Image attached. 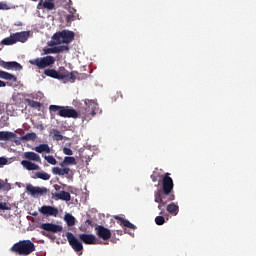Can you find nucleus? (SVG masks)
<instances>
[{
  "label": "nucleus",
  "instance_id": "39",
  "mask_svg": "<svg viewBox=\"0 0 256 256\" xmlns=\"http://www.w3.org/2000/svg\"><path fill=\"white\" fill-rule=\"evenodd\" d=\"M51 53H57V48L54 47V48H46V49H44V54L45 55H49Z\"/></svg>",
  "mask_w": 256,
  "mask_h": 256
},
{
  "label": "nucleus",
  "instance_id": "20",
  "mask_svg": "<svg viewBox=\"0 0 256 256\" xmlns=\"http://www.w3.org/2000/svg\"><path fill=\"white\" fill-rule=\"evenodd\" d=\"M24 159H27L28 161H41V156L35 152H25L24 153Z\"/></svg>",
  "mask_w": 256,
  "mask_h": 256
},
{
  "label": "nucleus",
  "instance_id": "35",
  "mask_svg": "<svg viewBox=\"0 0 256 256\" xmlns=\"http://www.w3.org/2000/svg\"><path fill=\"white\" fill-rule=\"evenodd\" d=\"M9 189H11L9 187V184L5 183L4 180L0 179V191L4 190V191H9Z\"/></svg>",
  "mask_w": 256,
  "mask_h": 256
},
{
  "label": "nucleus",
  "instance_id": "28",
  "mask_svg": "<svg viewBox=\"0 0 256 256\" xmlns=\"http://www.w3.org/2000/svg\"><path fill=\"white\" fill-rule=\"evenodd\" d=\"M25 103H27L28 106L31 107L32 109H41V107H42L41 102H37V101L31 100L29 98L25 99Z\"/></svg>",
  "mask_w": 256,
  "mask_h": 256
},
{
  "label": "nucleus",
  "instance_id": "29",
  "mask_svg": "<svg viewBox=\"0 0 256 256\" xmlns=\"http://www.w3.org/2000/svg\"><path fill=\"white\" fill-rule=\"evenodd\" d=\"M35 139H37V134L34 132L26 133L20 137V141H35Z\"/></svg>",
  "mask_w": 256,
  "mask_h": 256
},
{
  "label": "nucleus",
  "instance_id": "30",
  "mask_svg": "<svg viewBox=\"0 0 256 256\" xmlns=\"http://www.w3.org/2000/svg\"><path fill=\"white\" fill-rule=\"evenodd\" d=\"M16 40L14 34H11L10 37L4 38L1 41V45H15Z\"/></svg>",
  "mask_w": 256,
  "mask_h": 256
},
{
  "label": "nucleus",
  "instance_id": "23",
  "mask_svg": "<svg viewBox=\"0 0 256 256\" xmlns=\"http://www.w3.org/2000/svg\"><path fill=\"white\" fill-rule=\"evenodd\" d=\"M34 151H36V153H51V148L48 144H40L34 148Z\"/></svg>",
  "mask_w": 256,
  "mask_h": 256
},
{
  "label": "nucleus",
  "instance_id": "7",
  "mask_svg": "<svg viewBox=\"0 0 256 256\" xmlns=\"http://www.w3.org/2000/svg\"><path fill=\"white\" fill-rule=\"evenodd\" d=\"M66 237L69 245L76 251V253L83 251V244L77 238H75L73 233L67 232Z\"/></svg>",
  "mask_w": 256,
  "mask_h": 256
},
{
  "label": "nucleus",
  "instance_id": "42",
  "mask_svg": "<svg viewBox=\"0 0 256 256\" xmlns=\"http://www.w3.org/2000/svg\"><path fill=\"white\" fill-rule=\"evenodd\" d=\"M8 160L5 157H0V167H3V165H7Z\"/></svg>",
  "mask_w": 256,
  "mask_h": 256
},
{
  "label": "nucleus",
  "instance_id": "19",
  "mask_svg": "<svg viewBox=\"0 0 256 256\" xmlns=\"http://www.w3.org/2000/svg\"><path fill=\"white\" fill-rule=\"evenodd\" d=\"M114 219H116V221H120V225H122V227H127L128 229H137L136 225L130 223L129 220L121 216H114Z\"/></svg>",
  "mask_w": 256,
  "mask_h": 256
},
{
  "label": "nucleus",
  "instance_id": "26",
  "mask_svg": "<svg viewBox=\"0 0 256 256\" xmlns=\"http://www.w3.org/2000/svg\"><path fill=\"white\" fill-rule=\"evenodd\" d=\"M44 75H46L47 77H52V79H60L61 80V76H59V71L55 70V69H46L44 71Z\"/></svg>",
  "mask_w": 256,
  "mask_h": 256
},
{
  "label": "nucleus",
  "instance_id": "16",
  "mask_svg": "<svg viewBox=\"0 0 256 256\" xmlns=\"http://www.w3.org/2000/svg\"><path fill=\"white\" fill-rule=\"evenodd\" d=\"M52 173L53 175H59L60 177H63V175H67V179H69L70 176L73 177V172L69 167H65V168L53 167Z\"/></svg>",
  "mask_w": 256,
  "mask_h": 256
},
{
  "label": "nucleus",
  "instance_id": "3",
  "mask_svg": "<svg viewBox=\"0 0 256 256\" xmlns=\"http://www.w3.org/2000/svg\"><path fill=\"white\" fill-rule=\"evenodd\" d=\"M11 251L17 255H31L35 251V244L31 240H22L15 243Z\"/></svg>",
  "mask_w": 256,
  "mask_h": 256
},
{
  "label": "nucleus",
  "instance_id": "36",
  "mask_svg": "<svg viewBox=\"0 0 256 256\" xmlns=\"http://www.w3.org/2000/svg\"><path fill=\"white\" fill-rule=\"evenodd\" d=\"M65 51H69V46H56V53H63Z\"/></svg>",
  "mask_w": 256,
  "mask_h": 256
},
{
  "label": "nucleus",
  "instance_id": "11",
  "mask_svg": "<svg viewBox=\"0 0 256 256\" xmlns=\"http://www.w3.org/2000/svg\"><path fill=\"white\" fill-rule=\"evenodd\" d=\"M0 66L3 67V69H7L8 71H10L11 69L14 71H22L23 70V66L16 61H10V62H6V61H0Z\"/></svg>",
  "mask_w": 256,
  "mask_h": 256
},
{
  "label": "nucleus",
  "instance_id": "21",
  "mask_svg": "<svg viewBox=\"0 0 256 256\" xmlns=\"http://www.w3.org/2000/svg\"><path fill=\"white\" fill-rule=\"evenodd\" d=\"M66 165H77V160L73 156H66L64 160L60 163L61 167H65Z\"/></svg>",
  "mask_w": 256,
  "mask_h": 256
},
{
  "label": "nucleus",
  "instance_id": "24",
  "mask_svg": "<svg viewBox=\"0 0 256 256\" xmlns=\"http://www.w3.org/2000/svg\"><path fill=\"white\" fill-rule=\"evenodd\" d=\"M33 179H42V181H49L51 175L47 172H36L34 173Z\"/></svg>",
  "mask_w": 256,
  "mask_h": 256
},
{
  "label": "nucleus",
  "instance_id": "12",
  "mask_svg": "<svg viewBox=\"0 0 256 256\" xmlns=\"http://www.w3.org/2000/svg\"><path fill=\"white\" fill-rule=\"evenodd\" d=\"M40 229L50 233H61V231H63V226L53 223H43L40 225Z\"/></svg>",
  "mask_w": 256,
  "mask_h": 256
},
{
  "label": "nucleus",
  "instance_id": "25",
  "mask_svg": "<svg viewBox=\"0 0 256 256\" xmlns=\"http://www.w3.org/2000/svg\"><path fill=\"white\" fill-rule=\"evenodd\" d=\"M55 197L61 201H71V194L67 191H60L59 193L55 194Z\"/></svg>",
  "mask_w": 256,
  "mask_h": 256
},
{
  "label": "nucleus",
  "instance_id": "44",
  "mask_svg": "<svg viewBox=\"0 0 256 256\" xmlns=\"http://www.w3.org/2000/svg\"><path fill=\"white\" fill-rule=\"evenodd\" d=\"M86 225H89L90 227H93V221L91 219L86 220Z\"/></svg>",
  "mask_w": 256,
  "mask_h": 256
},
{
  "label": "nucleus",
  "instance_id": "5",
  "mask_svg": "<svg viewBox=\"0 0 256 256\" xmlns=\"http://www.w3.org/2000/svg\"><path fill=\"white\" fill-rule=\"evenodd\" d=\"M30 65H35L38 69H45L46 67H51L55 63V57L45 56L41 58H36L29 61Z\"/></svg>",
  "mask_w": 256,
  "mask_h": 256
},
{
  "label": "nucleus",
  "instance_id": "22",
  "mask_svg": "<svg viewBox=\"0 0 256 256\" xmlns=\"http://www.w3.org/2000/svg\"><path fill=\"white\" fill-rule=\"evenodd\" d=\"M0 79H5L6 81H17V77L15 75L5 72L3 70H0Z\"/></svg>",
  "mask_w": 256,
  "mask_h": 256
},
{
  "label": "nucleus",
  "instance_id": "49",
  "mask_svg": "<svg viewBox=\"0 0 256 256\" xmlns=\"http://www.w3.org/2000/svg\"><path fill=\"white\" fill-rule=\"evenodd\" d=\"M42 235H46L45 232H42Z\"/></svg>",
  "mask_w": 256,
  "mask_h": 256
},
{
  "label": "nucleus",
  "instance_id": "46",
  "mask_svg": "<svg viewBox=\"0 0 256 256\" xmlns=\"http://www.w3.org/2000/svg\"><path fill=\"white\" fill-rule=\"evenodd\" d=\"M77 12V10H75V8H70V10H69V13H71L72 15H74V13H76Z\"/></svg>",
  "mask_w": 256,
  "mask_h": 256
},
{
  "label": "nucleus",
  "instance_id": "8",
  "mask_svg": "<svg viewBox=\"0 0 256 256\" xmlns=\"http://www.w3.org/2000/svg\"><path fill=\"white\" fill-rule=\"evenodd\" d=\"M96 235L99 239H103V241H109L111 238V230L103 225H98L95 227Z\"/></svg>",
  "mask_w": 256,
  "mask_h": 256
},
{
  "label": "nucleus",
  "instance_id": "18",
  "mask_svg": "<svg viewBox=\"0 0 256 256\" xmlns=\"http://www.w3.org/2000/svg\"><path fill=\"white\" fill-rule=\"evenodd\" d=\"M21 165H22V167H24V169H27V171H39V169H40L39 165H37L29 160H22Z\"/></svg>",
  "mask_w": 256,
  "mask_h": 256
},
{
  "label": "nucleus",
  "instance_id": "37",
  "mask_svg": "<svg viewBox=\"0 0 256 256\" xmlns=\"http://www.w3.org/2000/svg\"><path fill=\"white\" fill-rule=\"evenodd\" d=\"M156 225H165V217L163 216H157L155 218Z\"/></svg>",
  "mask_w": 256,
  "mask_h": 256
},
{
  "label": "nucleus",
  "instance_id": "40",
  "mask_svg": "<svg viewBox=\"0 0 256 256\" xmlns=\"http://www.w3.org/2000/svg\"><path fill=\"white\" fill-rule=\"evenodd\" d=\"M9 5H7L5 2H0V11H8Z\"/></svg>",
  "mask_w": 256,
  "mask_h": 256
},
{
  "label": "nucleus",
  "instance_id": "17",
  "mask_svg": "<svg viewBox=\"0 0 256 256\" xmlns=\"http://www.w3.org/2000/svg\"><path fill=\"white\" fill-rule=\"evenodd\" d=\"M13 35L16 43H26L27 39H29V32L27 31L16 32Z\"/></svg>",
  "mask_w": 256,
  "mask_h": 256
},
{
  "label": "nucleus",
  "instance_id": "9",
  "mask_svg": "<svg viewBox=\"0 0 256 256\" xmlns=\"http://www.w3.org/2000/svg\"><path fill=\"white\" fill-rule=\"evenodd\" d=\"M58 75L60 79H66V81H71V83H75V80L77 79L75 72H69L65 67L59 68Z\"/></svg>",
  "mask_w": 256,
  "mask_h": 256
},
{
  "label": "nucleus",
  "instance_id": "14",
  "mask_svg": "<svg viewBox=\"0 0 256 256\" xmlns=\"http://www.w3.org/2000/svg\"><path fill=\"white\" fill-rule=\"evenodd\" d=\"M79 239L85 245H98L97 237L93 234H79Z\"/></svg>",
  "mask_w": 256,
  "mask_h": 256
},
{
  "label": "nucleus",
  "instance_id": "32",
  "mask_svg": "<svg viewBox=\"0 0 256 256\" xmlns=\"http://www.w3.org/2000/svg\"><path fill=\"white\" fill-rule=\"evenodd\" d=\"M52 133L54 141H63V135H61V132L59 130L53 129Z\"/></svg>",
  "mask_w": 256,
  "mask_h": 256
},
{
  "label": "nucleus",
  "instance_id": "6",
  "mask_svg": "<svg viewBox=\"0 0 256 256\" xmlns=\"http://www.w3.org/2000/svg\"><path fill=\"white\" fill-rule=\"evenodd\" d=\"M86 108L84 110L82 119H89V117H95L99 109V104L94 100H85Z\"/></svg>",
  "mask_w": 256,
  "mask_h": 256
},
{
  "label": "nucleus",
  "instance_id": "10",
  "mask_svg": "<svg viewBox=\"0 0 256 256\" xmlns=\"http://www.w3.org/2000/svg\"><path fill=\"white\" fill-rule=\"evenodd\" d=\"M26 190L32 195V197H39V195H45L49 191L45 187H35L32 184H28L26 186Z\"/></svg>",
  "mask_w": 256,
  "mask_h": 256
},
{
  "label": "nucleus",
  "instance_id": "2",
  "mask_svg": "<svg viewBox=\"0 0 256 256\" xmlns=\"http://www.w3.org/2000/svg\"><path fill=\"white\" fill-rule=\"evenodd\" d=\"M50 113H57L59 117L67 119H79V112L69 106L50 105Z\"/></svg>",
  "mask_w": 256,
  "mask_h": 256
},
{
  "label": "nucleus",
  "instance_id": "34",
  "mask_svg": "<svg viewBox=\"0 0 256 256\" xmlns=\"http://www.w3.org/2000/svg\"><path fill=\"white\" fill-rule=\"evenodd\" d=\"M44 159H45V161H47V163H49L50 165H57V159H55V157H53L52 155L45 156Z\"/></svg>",
  "mask_w": 256,
  "mask_h": 256
},
{
  "label": "nucleus",
  "instance_id": "15",
  "mask_svg": "<svg viewBox=\"0 0 256 256\" xmlns=\"http://www.w3.org/2000/svg\"><path fill=\"white\" fill-rule=\"evenodd\" d=\"M17 139V134L9 131H0V141H14L16 145H19V141Z\"/></svg>",
  "mask_w": 256,
  "mask_h": 256
},
{
  "label": "nucleus",
  "instance_id": "41",
  "mask_svg": "<svg viewBox=\"0 0 256 256\" xmlns=\"http://www.w3.org/2000/svg\"><path fill=\"white\" fill-rule=\"evenodd\" d=\"M63 153H64V155H73V150H71V148L64 147Z\"/></svg>",
  "mask_w": 256,
  "mask_h": 256
},
{
  "label": "nucleus",
  "instance_id": "38",
  "mask_svg": "<svg viewBox=\"0 0 256 256\" xmlns=\"http://www.w3.org/2000/svg\"><path fill=\"white\" fill-rule=\"evenodd\" d=\"M0 210L1 211H11V207H9V205H7V203H5V202H1Z\"/></svg>",
  "mask_w": 256,
  "mask_h": 256
},
{
  "label": "nucleus",
  "instance_id": "33",
  "mask_svg": "<svg viewBox=\"0 0 256 256\" xmlns=\"http://www.w3.org/2000/svg\"><path fill=\"white\" fill-rule=\"evenodd\" d=\"M43 7L44 9H48V11H53V9H55V3H53V1L46 0L43 3Z\"/></svg>",
  "mask_w": 256,
  "mask_h": 256
},
{
  "label": "nucleus",
  "instance_id": "48",
  "mask_svg": "<svg viewBox=\"0 0 256 256\" xmlns=\"http://www.w3.org/2000/svg\"><path fill=\"white\" fill-rule=\"evenodd\" d=\"M54 188H55L57 191H60V190H61V186H59V185H54Z\"/></svg>",
  "mask_w": 256,
  "mask_h": 256
},
{
  "label": "nucleus",
  "instance_id": "31",
  "mask_svg": "<svg viewBox=\"0 0 256 256\" xmlns=\"http://www.w3.org/2000/svg\"><path fill=\"white\" fill-rule=\"evenodd\" d=\"M64 221H66L68 227H73V225H75V218L71 214H66Z\"/></svg>",
  "mask_w": 256,
  "mask_h": 256
},
{
  "label": "nucleus",
  "instance_id": "47",
  "mask_svg": "<svg viewBox=\"0 0 256 256\" xmlns=\"http://www.w3.org/2000/svg\"><path fill=\"white\" fill-rule=\"evenodd\" d=\"M159 211H160L159 215H165V209H163V207L159 209Z\"/></svg>",
  "mask_w": 256,
  "mask_h": 256
},
{
  "label": "nucleus",
  "instance_id": "13",
  "mask_svg": "<svg viewBox=\"0 0 256 256\" xmlns=\"http://www.w3.org/2000/svg\"><path fill=\"white\" fill-rule=\"evenodd\" d=\"M39 212L42 215H46L47 217H57L59 215V209L53 207V206H42L39 209Z\"/></svg>",
  "mask_w": 256,
  "mask_h": 256
},
{
  "label": "nucleus",
  "instance_id": "43",
  "mask_svg": "<svg viewBox=\"0 0 256 256\" xmlns=\"http://www.w3.org/2000/svg\"><path fill=\"white\" fill-rule=\"evenodd\" d=\"M157 175L155 174V172H153V174L150 176V179H152L153 183H157Z\"/></svg>",
  "mask_w": 256,
  "mask_h": 256
},
{
  "label": "nucleus",
  "instance_id": "27",
  "mask_svg": "<svg viewBox=\"0 0 256 256\" xmlns=\"http://www.w3.org/2000/svg\"><path fill=\"white\" fill-rule=\"evenodd\" d=\"M166 211H168L170 215H177L179 213V206L175 203H171L166 207Z\"/></svg>",
  "mask_w": 256,
  "mask_h": 256
},
{
  "label": "nucleus",
  "instance_id": "1",
  "mask_svg": "<svg viewBox=\"0 0 256 256\" xmlns=\"http://www.w3.org/2000/svg\"><path fill=\"white\" fill-rule=\"evenodd\" d=\"M173 187H175L173 178H171V173L167 172L162 178V188L154 192V201L158 203V209H162L167 203L175 201Z\"/></svg>",
  "mask_w": 256,
  "mask_h": 256
},
{
  "label": "nucleus",
  "instance_id": "45",
  "mask_svg": "<svg viewBox=\"0 0 256 256\" xmlns=\"http://www.w3.org/2000/svg\"><path fill=\"white\" fill-rule=\"evenodd\" d=\"M0 87H7V83L3 80H0Z\"/></svg>",
  "mask_w": 256,
  "mask_h": 256
},
{
  "label": "nucleus",
  "instance_id": "4",
  "mask_svg": "<svg viewBox=\"0 0 256 256\" xmlns=\"http://www.w3.org/2000/svg\"><path fill=\"white\" fill-rule=\"evenodd\" d=\"M52 39L55 41L56 45H61V43L69 45V43L75 41V33L69 30H62L60 32H56Z\"/></svg>",
  "mask_w": 256,
  "mask_h": 256
}]
</instances>
